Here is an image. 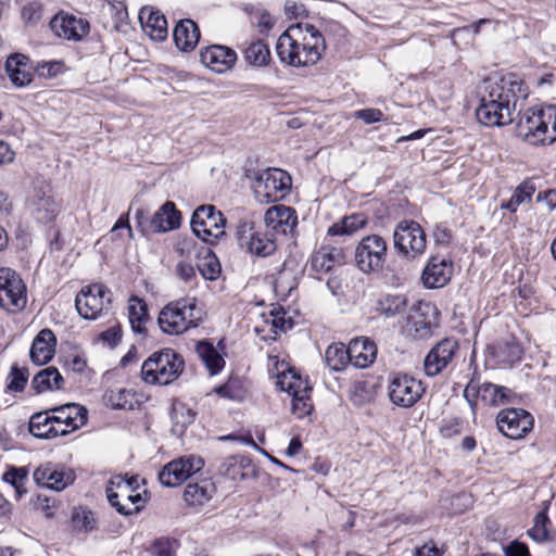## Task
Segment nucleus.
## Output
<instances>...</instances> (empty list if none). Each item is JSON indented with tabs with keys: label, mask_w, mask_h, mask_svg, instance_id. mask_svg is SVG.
<instances>
[{
	"label": "nucleus",
	"mask_w": 556,
	"mask_h": 556,
	"mask_svg": "<svg viewBox=\"0 0 556 556\" xmlns=\"http://www.w3.org/2000/svg\"><path fill=\"white\" fill-rule=\"evenodd\" d=\"M201 320V309L195 298H182L169 302L159 314L157 323L163 332L180 334L197 327Z\"/></svg>",
	"instance_id": "obj_4"
},
{
	"label": "nucleus",
	"mask_w": 556,
	"mask_h": 556,
	"mask_svg": "<svg viewBox=\"0 0 556 556\" xmlns=\"http://www.w3.org/2000/svg\"><path fill=\"white\" fill-rule=\"evenodd\" d=\"M311 391L312 387H309L308 390H300L291 395V410L299 419L308 417L313 410L314 406L311 400Z\"/></svg>",
	"instance_id": "obj_46"
},
{
	"label": "nucleus",
	"mask_w": 556,
	"mask_h": 556,
	"mask_svg": "<svg viewBox=\"0 0 556 556\" xmlns=\"http://www.w3.org/2000/svg\"><path fill=\"white\" fill-rule=\"evenodd\" d=\"M177 274L186 283H189L191 287H193V280L195 279V270L190 264L180 262L177 265Z\"/></svg>",
	"instance_id": "obj_57"
},
{
	"label": "nucleus",
	"mask_w": 556,
	"mask_h": 556,
	"mask_svg": "<svg viewBox=\"0 0 556 556\" xmlns=\"http://www.w3.org/2000/svg\"><path fill=\"white\" fill-rule=\"evenodd\" d=\"M367 224V218L362 214H353L345 216L341 222L333 224L328 229L330 236H350L364 228Z\"/></svg>",
	"instance_id": "obj_41"
},
{
	"label": "nucleus",
	"mask_w": 556,
	"mask_h": 556,
	"mask_svg": "<svg viewBox=\"0 0 556 556\" xmlns=\"http://www.w3.org/2000/svg\"><path fill=\"white\" fill-rule=\"evenodd\" d=\"M216 488L210 479L189 483L184 491V500L190 506H202L214 495Z\"/></svg>",
	"instance_id": "obj_36"
},
{
	"label": "nucleus",
	"mask_w": 556,
	"mask_h": 556,
	"mask_svg": "<svg viewBox=\"0 0 556 556\" xmlns=\"http://www.w3.org/2000/svg\"><path fill=\"white\" fill-rule=\"evenodd\" d=\"M457 350L458 342L454 339H443L438 342L425 357V374L429 377L438 376L452 362Z\"/></svg>",
	"instance_id": "obj_19"
},
{
	"label": "nucleus",
	"mask_w": 556,
	"mask_h": 556,
	"mask_svg": "<svg viewBox=\"0 0 556 556\" xmlns=\"http://www.w3.org/2000/svg\"><path fill=\"white\" fill-rule=\"evenodd\" d=\"M528 93L522 80L513 74L489 78L479 88L478 121L485 126H504L514 121V113Z\"/></svg>",
	"instance_id": "obj_1"
},
{
	"label": "nucleus",
	"mask_w": 556,
	"mask_h": 556,
	"mask_svg": "<svg viewBox=\"0 0 556 556\" xmlns=\"http://www.w3.org/2000/svg\"><path fill=\"white\" fill-rule=\"evenodd\" d=\"M184 359L174 350L153 353L141 367V375L148 383L168 384L181 374Z\"/></svg>",
	"instance_id": "obj_5"
},
{
	"label": "nucleus",
	"mask_w": 556,
	"mask_h": 556,
	"mask_svg": "<svg viewBox=\"0 0 556 556\" xmlns=\"http://www.w3.org/2000/svg\"><path fill=\"white\" fill-rule=\"evenodd\" d=\"M63 377L53 366H49L35 375L31 384L37 393L59 390L63 386Z\"/></svg>",
	"instance_id": "obj_38"
},
{
	"label": "nucleus",
	"mask_w": 556,
	"mask_h": 556,
	"mask_svg": "<svg viewBox=\"0 0 556 556\" xmlns=\"http://www.w3.org/2000/svg\"><path fill=\"white\" fill-rule=\"evenodd\" d=\"M51 413L58 429L66 430V434L81 428L87 422V409L75 403L53 407Z\"/></svg>",
	"instance_id": "obj_22"
},
{
	"label": "nucleus",
	"mask_w": 556,
	"mask_h": 556,
	"mask_svg": "<svg viewBox=\"0 0 556 556\" xmlns=\"http://www.w3.org/2000/svg\"><path fill=\"white\" fill-rule=\"evenodd\" d=\"M23 17L33 21L39 18V7L36 3H29L22 10Z\"/></svg>",
	"instance_id": "obj_64"
},
{
	"label": "nucleus",
	"mask_w": 556,
	"mask_h": 556,
	"mask_svg": "<svg viewBox=\"0 0 556 556\" xmlns=\"http://www.w3.org/2000/svg\"><path fill=\"white\" fill-rule=\"evenodd\" d=\"M153 548L155 556H176V542L167 539L157 540Z\"/></svg>",
	"instance_id": "obj_56"
},
{
	"label": "nucleus",
	"mask_w": 556,
	"mask_h": 556,
	"mask_svg": "<svg viewBox=\"0 0 556 556\" xmlns=\"http://www.w3.org/2000/svg\"><path fill=\"white\" fill-rule=\"evenodd\" d=\"M106 13L112 17V29L122 30L127 25L128 12L123 3L109 4Z\"/></svg>",
	"instance_id": "obj_50"
},
{
	"label": "nucleus",
	"mask_w": 556,
	"mask_h": 556,
	"mask_svg": "<svg viewBox=\"0 0 556 556\" xmlns=\"http://www.w3.org/2000/svg\"><path fill=\"white\" fill-rule=\"evenodd\" d=\"M128 319L135 332L141 333L144 331L146 323L148 321L149 314L148 307L143 300L131 296L128 300Z\"/></svg>",
	"instance_id": "obj_40"
},
{
	"label": "nucleus",
	"mask_w": 556,
	"mask_h": 556,
	"mask_svg": "<svg viewBox=\"0 0 556 556\" xmlns=\"http://www.w3.org/2000/svg\"><path fill=\"white\" fill-rule=\"evenodd\" d=\"M2 479L10 483L18 494L25 492L24 483L27 479V471L25 468H11L3 473Z\"/></svg>",
	"instance_id": "obj_51"
},
{
	"label": "nucleus",
	"mask_w": 556,
	"mask_h": 556,
	"mask_svg": "<svg viewBox=\"0 0 556 556\" xmlns=\"http://www.w3.org/2000/svg\"><path fill=\"white\" fill-rule=\"evenodd\" d=\"M548 521L547 515L540 511L534 519V526L528 530V534L536 542H542L547 538L546 523Z\"/></svg>",
	"instance_id": "obj_52"
},
{
	"label": "nucleus",
	"mask_w": 556,
	"mask_h": 556,
	"mask_svg": "<svg viewBox=\"0 0 556 556\" xmlns=\"http://www.w3.org/2000/svg\"><path fill=\"white\" fill-rule=\"evenodd\" d=\"M533 417L522 408L502 409L496 417L498 430L507 438L518 440L533 428Z\"/></svg>",
	"instance_id": "obj_17"
},
{
	"label": "nucleus",
	"mask_w": 556,
	"mask_h": 556,
	"mask_svg": "<svg viewBox=\"0 0 556 556\" xmlns=\"http://www.w3.org/2000/svg\"><path fill=\"white\" fill-rule=\"evenodd\" d=\"M137 477L113 476L106 486L110 504L122 515L139 511L142 503Z\"/></svg>",
	"instance_id": "obj_6"
},
{
	"label": "nucleus",
	"mask_w": 556,
	"mask_h": 556,
	"mask_svg": "<svg viewBox=\"0 0 556 556\" xmlns=\"http://www.w3.org/2000/svg\"><path fill=\"white\" fill-rule=\"evenodd\" d=\"M27 304L26 285L12 268H0V305L11 312L22 311Z\"/></svg>",
	"instance_id": "obj_12"
},
{
	"label": "nucleus",
	"mask_w": 556,
	"mask_h": 556,
	"mask_svg": "<svg viewBox=\"0 0 556 556\" xmlns=\"http://www.w3.org/2000/svg\"><path fill=\"white\" fill-rule=\"evenodd\" d=\"M195 352L210 375L215 376L225 367L224 352L208 341H199Z\"/></svg>",
	"instance_id": "obj_34"
},
{
	"label": "nucleus",
	"mask_w": 556,
	"mask_h": 556,
	"mask_svg": "<svg viewBox=\"0 0 556 556\" xmlns=\"http://www.w3.org/2000/svg\"><path fill=\"white\" fill-rule=\"evenodd\" d=\"M344 248L333 244H323L311 257L312 268L317 273H328L345 264Z\"/></svg>",
	"instance_id": "obj_26"
},
{
	"label": "nucleus",
	"mask_w": 556,
	"mask_h": 556,
	"mask_svg": "<svg viewBox=\"0 0 556 556\" xmlns=\"http://www.w3.org/2000/svg\"><path fill=\"white\" fill-rule=\"evenodd\" d=\"M36 70L39 76L52 78L62 73L63 64L59 61L42 62L37 65Z\"/></svg>",
	"instance_id": "obj_53"
},
{
	"label": "nucleus",
	"mask_w": 556,
	"mask_h": 556,
	"mask_svg": "<svg viewBox=\"0 0 556 556\" xmlns=\"http://www.w3.org/2000/svg\"><path fill=\"white\" fill-rule=\"evenodd\" d=\"M415 556H441V551L437 547V545L430 543L425 544L421 547L415 549Z\"/></svg>",
	"instance_id": "obj_62"
},
{
	"label": "nucleus",
	"mask_w": 556,
	"mask_h": 556,
	"mask_svg": "<svg viewBox=\"0 0 556 556\" xmlns=\"http://www.w3.org/2000/svg\"><path fill=\"white\" fill-rule=\"evenodd\" d=\"M353 116L362 119L367 125L383 121V113L379 109L374 108L355 111Z\"/></svg>",
	"instance_id": "obj_54"
},
{
	"label": "nucleus",
	"mask_w": 556,
	"mask_h": 556,
	"mask_svg": "<svg viewBox=\"0 0 556 556\" xmlns=\"http://www.w3.org/2000/svg\"><path fill=\"white\" fill-rule=\"evenodd\" d=\"M110 303V292L99 283L83 288L75 299L76 309L85 319H96Z\"/></svg>",
	"instance_id": "obj_15"
},
{
	"label": "nucleus",
	"mask_w": 556,
	"mask_h": 556,
	"mask_svg": "<svg viewBox=\"0 0 556 556\" xmlns=\"http://www.w3.org/2000/svg\"><path fill=\"white\" fill-rule=\"evenodd\" d=\"M29 207L36 218L42 223L53 220L59 213V204L50 193L48 186L34 189L29 199Z\"/></svg>",
	"instance_id": "obj_27"
},
{
	"label": "nucleus",
	"mask_w": 556,
	"mask_h": 556,
	"mask_svg": "<svg viewBox=\"0 0 556 556\" xmlns=\"http://www.w3.org/2000/svg\"><path fill=\"white\" fill-rule=\"evenodd\" d=\"M510 395L509 389L490 382L482 383L479 387L470 382L464 390V396L472 409L476 404L473 397H479L485 405L498 406L508 403Z\"/></svg>",
	"instance_id": "obj_20"
},
{
	"label": "nucleus",
	"mask_w": 556,
	"mask_h": 556,
	"mask_svg": "<svg viewBox=\"0 0 556 556\" xmlns=\"http://www.w3.org/2000/svg\"><path fill=\"white\" fill-rule=\"evenodd\" d=\"M529 551L527 545L513 542L505 548V556H528Z\"/></svg>",
	"instance_id": "obj_61"
},
{
	"label": "nucleus",
	"mask_w": 556,
	"mask_h": 556,
	"mask_svg": "<svg viewBox=\"0 0 556 556\" xmlns=\"http://www.w3.org/2000/svg\"><path fill=\"white\" fill-rule=\"evenodd\" d=\"M200 58L204 66L216 73H225L236 64L237 53L226 46L213 45L201 50Z\"/></svg>",
	"instance_id": "obj_25"
},
{
	"label": "nucleus",
	"mask_w": 556,
	"mask_h": 556,
	"mask_svg": "<svg viewBox=\"0 0 556 556\" xmlns=\"http://www.w3.org/2000/svg\"><path fill=\"white\" fill-rule=\"evenodd\" d=\"M518 136L532 146H546L556 141V105L530 108L517 124Z\"/></svg>",
	"instance_id": "obj_3"
},
{
	"label": "nucleus",
	"mask_w": 556,
	"mask_h": 556,
	"mask_svg": "<svg viewBox=\"0 0 556 556\" xmlns=\"http://www.w3.org/2000/svg\"><path fill=\"white\" fill-rule=\"evenodd\" d=\"M139 20L144 33L155 41H162L167 36V22L165 16L152 8H142Z\"/></svg>",
	"instance_id": "obj_30"
},
{
	"label": "nucleus",
	"mask_w": 556,
	"mask_h": 556,
	"mask_svg": "<svg viewBox=\"0 0 556 556\" xmlns=\"http://www.w3.org/2000/svg\"><path fill=\"white\" fill-rule=\"evenodd\" d=\"M327 366L334 371L342 370L350 362L349 348L343 343L329 345L325 353Z\"/></svg>",
	"instance_id": "obj_43"
},
{
	"label": "nucleus",
	"mask_w": 556,
	"mask_h": 556,
	"mask_svg": "<svg viewBox=\"0 0 556 556\" xmlns=\"http://www.w3.org/2000/svg\"><path fill=\"white\" fill-rule=\"evenodd\" d=\"M194 413L185 404H175L172 409L174 431L182 432L194 419Z\"/></svg>",
	"instance_id": "obj_48"
},
{
	"label": "nucleus",
	"mask_w": 556,
	"mask_h": 556,
	"mask_svg": "<svg viewBox=\"0 0 556 556\" xmlns=\"http://www.w3.org/2000/svg\"><path fill=\"white\" fill-rule=\"evenodd\" d=\"M407 306L406 298L402 294H387L378 301V311L386 317L404 313Z\"/></svg>",
	"instance_id": "obj_45"
},
{
	"label": "nucleus",
	"mask_w": 556,
	"mask_h": 556,
	"mask_svg": "<svg viewBox=\"0 0 556 556\" xmlns=\"http://www.w3.org/2000/svg\"><path fill=\"white\" fill-rule=\"evenodd\" d=\"M56 339L50 329H42L35 337L30 348V358L37 365L47 364L55 353Z\"/></svg>",
	"instance_id": "obj_31"
},
{
	"label": "nucleus",
	"mask_w": 556,
	"mask_h": 556,
	"mask_svg": "<svg viewBox=\"0 0 556 556\" xmlns=\"http://www.w3.org/2000/svg\"><path fill=\"white\" fill-rule=\"evenodd\" d=\"M203 466L204 460L200 456L184 455L167 463L159 472V480L164 486H178Z\"/></svg>",
	"instance_id": "obj_14"
},
{
	"label": "nucleus",
	"mask_w": 556,
	"mask_h": 556,
	"mask_svg": "<svg viewBox=\"0 0 556 556\" xmlns=\"http://www.w3.org/2000/svg\"><path fill=\"white\" fill-rule=\"evenodd\" d=\"M439 312L431 303H419L409 314L405 331L416 340H425L433 334L438 327Z\"/></svg>",
	"instance_id": "obj_16"
},
{
	"label": "nucleus",
	"mask_w": 556,
	"mask_h": 556,
	"mask_svg": "<svg viewBox=\"0 0 556 556\" xmlns=\"http://www.w3.org/2000/svg\"><path fill=\"white\" fill-rule=\"evenodd\" d=\"M326 49L321 33L312 24L289 26L278 38L276 52L281 63L294 67L316 64Z\"/></svg>",
	"instance_id": "obj_2"
},
{
	"label": "nucleus",
	"mask_w": 556,
	"mask_h": 556,
	"mask_svg": "<svg viewBox=\"0 0 556 556\" xmlns=\"http://www.w3.org/2000/svg\"><path fill=\"white\" fill-rule=\"evenodd\" d=\"M533 193V186L529 184H522L516 188L510 199L506 203H503L501 207L514 213L520 205L529 203Z\"/></svg>",
	"instance_id": "obj_47"
},
{
	"label": "nucleus",
	"mask_w": 556,
	"mask_h": 556,
	"mask_svg": "<svg viewBox=\"0 0 556 556\" xmlns=\"http://www.w3.org/2000/svg\"><path fill=\"white\" fill-rule=\"evenodd\" d=\"M264 223L266 229L274 236L287 235L298 225V216L294 208L290 206L274 205L266 211Z\"/></svg>",
	"instance_id": "obj_24"
},
{
	"label": "nucleus",
	"mask_w": 556,
	"mask_h": 556,
	"mask_svg": "<svg viewBox=\"0 0 556 556\" xmlns=\"http://www.w3.org/2000/svg\"><path fill=\"white\" fill-rule=\"evenodd\" d=\"M453 275V262L448 257L431 256L421 274V280L426 288L437 289L448 283Z\"/></svg>",
	"instance_id": "obj_21"
},
{
	"label": "nucleus",
	"mask_w": 556,
	"mask_h": 556,
	"mask_svg": "<svg viewBox=\"0 0 556 556\" xmlns=\"http://www.w3.org/2000/svg\"><path fill=\"white\" fill-rule=\"evenodd\" d=\"M282 308H273L268 312L267 318L270 319L269 333L263 336V340H276L280 332H286L291 328V320L287 318Z\"/></svg>",
	"instance_id": "obj_44"
},
{
	"label": "nucleus",
	"mask_w": 556,
	"mask_h": 556,
	"mask_svg": "<svg viewBox=\"0 0 556 556\" xmlns=\"http://www.w3.org/2000/svg\"><path fill=\"white\" fill-rule=\"evenodd\" d=\"M277 386L281 391H286L289 395L299 392L300 390H308V380L303 378L294 368L282 369L277 374Z\"/></svg>",
	"instance_id": "obj_39"
},
{
	"label": "nucleus",
	"mask_w": 556,
	"mask_h": 556,
	"mask_svg": "<svg viewBox=\"0 0 556 556\" xmlns=\"http://www.w3.org/2000/svg\"><path fill=\"white\" fill-rule=\"evenodd\" d=\"M121 328L112 327L100 334L101 341L106 343L109 346L113 348L121 341Z\"/></svg>",
	"instance_id": "obj_58"
},
{
	"label": "nucleus",
	"mask_w": 556,
	"mask_h": 556,
	"mask_svg": "<svg viewBox=\"0 0 556 556\" xmlns=\"http://www.w3.org/2000/svg\"><path fill=\"white\" fill-rule=\"evenodd\" d=\"M29 432L39 439H52L66 435V430L58 429L48 412L34 414L28 424Z\"/></svg>",
	"instance_id": "obj_35"
},
{
	"label": "nucleus",
	"mask_w": 556,
	"mask_h": 556,
	"mask_svg": "<svg viewBox=\"0 0 556 556\" xmlns=\"http://www.w3.org/2000/svg\"><path fill=\"white\" fill-rule=\"evenodd\" d=\"M181 224V214L174 202H165L151 217L149 230L153 233L168 232L178 229Z\"/></svg>",
	"instance_id": "obj_28"
},
{
	"label": "nucleus",
	"mask_w": 556,
	"mask_h": 556,
	"mask_svg": "<svg viewBox=\"0 0 556 556\" xmlns=\"http://www.w3.org/2000/svg\"><path fill=\"white\" fill-rule=\"evenodd\" d=\"M393 245L402 257L418 260L427 249L426 232L417 222L402 220L394 228Z\"/></svg>",
	"instance_id": "obj_7"
},
{
	"label": "nucleus",
	"mask_w": 556,
	"mask_h": 556,
	"mask_svg": "<svg viewBox=\"0 0 556 556\" xmlns=\"http://www.w3.org/2000/svg\"><path fill=\"white\" fill-rule=\"evenodd\" d=\"M291 187V177L279 168L263 172L254 184V194L260 202H274L283 198Z\"/></svg>",
	"instance_id": "obj_13"
},
{
	"label": "nucleus",
	"mask_w": 556,
	"mask_h": 556,
	"mask_svg": "<svg viewBox=\"0 0 556 556\" xmlns=\"http://www.w3.org/2000/svg\"><path fill=\"white\" fill-rule=\"evenodd\" d=\"M200 30L192 20H181L174 28L176 47L181 51H192L199 42Z\"/></svg>",
	"instance_id": "obj_33"
},
{
	"label": "nucleus",
	"mask_w": 556,
	"mask_h": 556,
	"mask_svg": "<svg viewBox=\"0 0 556 556\" xmlns=\"http://www.w3.org/2000/svg\"><path fill=\"white\" fill-rule=\"evenodd\" d=\"M434 242L438 244L445 245L451 240V232L447 228L443 226H435L432 232Z\"/></svg>",
	"instance_id": "obj_59"
},
{
	"label": "nucleus",
	"mask_w": 556,
	"mask_h": 556,
	"mask_svg": "<svg viewBox=\"0 0 556 556\" xmlns=\"http://www.w3.org/2000/svg\"><path fill=\"white\" fill-rule=\"evenodd\" d=\"M348 348L350 362L357 368H366L377 356V346L368 338L353 339Z\"/></svg>",
	"instance_id": "obj_32"
},
{
	"label": "nucleus",
	"mask_w": 556,
	"mask_h": 556,
	"mask_svg": "<svg viewBox=\"0 0 556 556\" xmlns=\"http://www.w3.org/2000/svg\"><path fill=\"white\" fill-rule=\"evenodd\" d=\"M5 72L16 88H23L33 81V66L28 56L22 53L11 54L5 62Z\"/></svg>",
	"instance_id": "obj_29"
},
{
	"label": "nucleus",
	"mask_w": 556,
	"mask_h": 556,
	"mask_svg": "<svg viewBox=\"0 0 556 556\" xmlns=\"http://www.w3.org/2000/svg\"><path fill=\"white\" fill-rule=\"evenodd\" d=\"M242 54L244 61L254 67L267 66L271 61L268 46L260 39L248 42Z\"/></svg>",
	"instance_id": "obj_37"
},
{
	"label": "nucleus",
	"mask_w": 556,
	"mask_h": 556,
	"mask_svg": "<svg viewBox=\"0 0 556 556\" xmlns=\"http://www.w3.org/2000/svg\"><path fill=\"white\" fill-rule=\"evenodd\" d=\"M10 378L8 387L15 392L22 391L27 382V374L17 367H12Z\"/></svg>",
	"instance_id": "obj_55"
},
{
	"label": "nucleus",
	"mask_w": 556,
	"mask_h": 556,
	"mask_svg": "<svg viewBox=\"0 0 556 556\" xmlns=\"http://www.w3.org/2000/svg\"><path fill=\"white\" fill-rule=\"evenodd\" d=\"M236 237L238 244L255 256H269L277 249L274 233L257 228L249 219H241L238 223Z\"/></svg>",
	"instance_id": "obj_9"
},
{
	"label": "nucleus",
	"mask_w": 556,
	"mask_h": 556,
	"mask_svg": "<svg viewBox=\"0 0 556 556\" xmlns=\"http://www.w3.org/2000/svg\"><path fill=\"white\" fill-rule=\"evenodd\" d=\"M38 485L62 491L75 481V472L71 468L56 466L51 463L40 465L33 475Z\"/></svg>",
	"instance_id": "obj_18"
},
{
	"label": "nucleus",
	"mask_w": 556,
	"mask_h": 556,
	"mask_svg": "<svg viewBox=\"0 0 556 556\" xmlns=\"http://www.w3.org/2000/svg\"><path fill=\"white\" fill-rule=\"evenodd\" d=\"M55 36L66 40H80L89 33V23L83 17L59 13L50 22Z\"/></svg>",
	"instance_id": "obj_23"
},
{
	"label": "nucleus",
	"mask_w": 556,
	"mask_h": 556,
	"mask_svg": "<svg viewBox=\"0 0 556 556\" xmlns=\"http://www.w3.org/2000/svg\"><path fill=\"white\" fill-rule=\"evenodd\" d=\"M388 256V243L379 235H368L357 243L354 251L356 267L364 274L382 270Z\"/></svg>",
	"instance_id": "obj_8"
},
{
	"label": "nucleus",
	"mask_w": 556,
	"mask_h": 556,
	"mask_svg": "<svg viewBox=\"0 0 556 556\" xmlns=\"http://www.w3.org/2000/svg\"><path fill=\"white\" fill-rule=\"evenodd\" d=\"M106 405L115 409H131L138 403L136 394L127 389H112L104 395Z\"/></svg>",
	"instance_id": "obj_42"
},
{
	"label": "nucleus",
	"mask_w": 556,
	"mask_h": 556,
	"mask_svg": "<svg viewBox=\"0 0 556 556\" xmlns=\"http://www.w3.org/2000/svg\"><path fill=\"white\" fill-rule=\"evenodd\" d=\"M14 157L15 153L11 149L10 144L0 140V165L12 163Z\"/></svg>",
	"instance_id": "obj_60"
},
{
	"label": "nucleus",
	"mask_w": 556,
	"mask_h": 556,
	"mask_svg": "<svg viewBox=\"0 0 556 556\" xmlns=\"http://www.w3.org/2000/svg\"><path fill=\"white\" fill-rule=\"evenodd\" d=\"M198 269L206 280H215L220 274V265L214 255H206L201 258Z\"/></svg>",
	"instance_id": "obj_49"
},
{
	"label": "nucleus",
	"mask_w": 556,
	"mask_h": 556,
	"mask_svg": "<svg viewBox=\"0 0 556 556\" xmlns=\"http://www.w3.org/2000/svg\"><path fill=\"white\" fill-rule=\"evenodd\" d=\"M190 224L194 235L204 242L214 243L226 233V218L210 204L195 208Z\"/></svg>",
	"instance_id": "obj_10"
},
{
	"label": "nucleus",
	"mask_w": 556,
	"mask_h": 556,
	"mask_svg": "<svg viewBox=\"0 0 556 556\" xmlns=\"http://www.w3.org/2000/svg\"><path fill=\"white\" fill-rule=\"evenodd\" d=\"M267 316H268V313L262 314L261 321L258 324H256L254 327L255 332L257 334H260L262 339H263V336H266L269 333L270 319H268Z\"/></svg>",
	"instance_id": "obj_63"
},
{
	"label": "nucleus",
	"mask_w": 556,
	"mask_h": 556,
	"mask_svg": "<svg viewBox=\"0 0 556 556\" xmlns=\"http://www.w3.org/2000/svg\"><path fill=\"white\" fill-rule=\"evenodd\" d=\"M388 396L392 404L402 407H413L426 392L421 380L406 374H393L388 381Z\"/></svg>",
	"instance_id": "obj_11"
}]
</instances>
